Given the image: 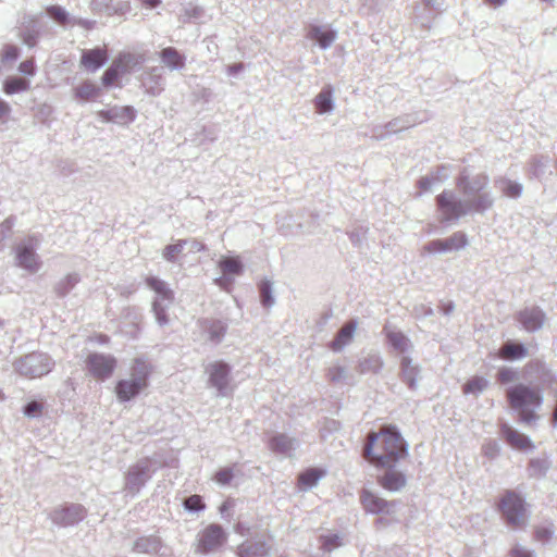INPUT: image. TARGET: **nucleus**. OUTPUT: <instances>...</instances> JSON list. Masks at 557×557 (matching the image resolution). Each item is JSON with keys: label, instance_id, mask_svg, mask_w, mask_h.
Wrapping results in <instances>:
<instances>
[{"label": "nucleus", "instance_id": "nucleus-1", "mask_svg": "<svg viewBox=\"0 0 557 557\" xmlns=\"http://www.w3.org/2000/svg\"><path fill=\"white\" fill-rule=\"evenodd\" d=\"M407 455L406 444L394 426L370 432L363 447V457L379 468H391Z\"/></svg>", "mask_w": 557, "mask_h": 557}, {"label": "nucleus", "instance_id": "nucleus-2", "mask_svg": "<svg viewBox=\"0 0 557 557\" xmlns=\"http://www.w3.org/2000/svg\"><path fill=\"white\" fill-rule=\"evenodd\" d=\"M506 396L510 408L517 411L520 422L531 424L539 418L536 410L543 401L539 388L517 384L507 389Z\"/></svg>", "mask_w": 557, "mask_h": 557}, {"label": "nucleus", "instance_id": "nucleus-3", "mask_svg": "<svg viewBox=\"0 0 557 557\" xmlns=\"http://www.w3.org/2000/svg\"><path fill=\"white\" fill-rule=\"evenodd\" d=\"M506 523L513 529L523 528L528 521L527 507L520 495L513 491H506L498 503Z\"/></svg>", "mask_w": 557, "mask_h": 557}, {"label": "nucleus", "instance_id": "nucleus-4", "mask_svg": "<svg viewBox=\"0 0 557 557\" xmlns=\"http://www.w3.org/2000/svg\"><path fill=\"white\" fill-rule=\"evenodd\" d=\"M85 366L88 374L97 381H106L112 376L117 360L112 355L91 352L85 359Z\"/></svg>", "mask_w": 557, "mask_h": 557}, {"label": "nucleus", "instance_id": "nucleus-5", "mask_svg": "<svg viewBox=\"0 0 557 557\" xmlns=\"http://www.w3.org/2000/svg\"><path fill=\"white\" fill-rule=\"evenodd\" d=\"M138 373L129 380H121L115 385V393L120 401H128L148 385V371L144 362H136Z\"/></svg>", "mask_w": 557, "mask_h": 557}, {"label": "nucleus", "instance_id": "nucleus-6", "mask_svg": "<svg viewBox=\"0 0 557 557\" xmlns=\"http://www.w3.org/2000/svg\"><path fill=\"white\" fill-rule=\"evenodd\" d=\"M226 542V534L223 528L212 523L207 525L200 533L196 544V552L208 554L218 549Z\"/></svg>", "mask_w": 557, "mask_h": 557}, {"label": "nucleus", "instance_id": "nucleus-7", "mask_svg": "<svg viewBox=\"0 0 557 557\" xmlns=\"http://www.w3.org/2000/svg\"><path fill=\"white\" fill-rule=\"evenodd\" d=\"M467 237L462 232H456L451 236L445 239H435L428 243L423 247V252L437 253L456 251L463 248L467 245Z\"/></svg>", "mask_w": 557, "mask_h": 557}, {"label": "nucleus", "instance_id": "nucleus-8", "mask_svg": "<svg viewBox=\"0 0 557 557\" xmlns=\"http://www.w3.org/2000/svg\"><path fill=\"white\" fill-rule=\"evenodd\" d=\"M436 202L445 221L458 219L466 213L462 203L455 200L450 191H444L438 195Z\"/></svg>", "mask_w": 557, "mask_h": 557}, {"label": "nucleus", "instance_id": "nucleus-9", "mask_svg": "<svg viewBox=\"0 0 557 557\" xmlns=\"http://www.w3.org/2000/svg\"><path fill=\"white\" fill-rule=\"evenodd\" d=\"M135 58L131 53H121L116 60L113 62L112 66H110L102 75V84L104 86L113 85L120 75L121 71H125L132 64H135Z\"/></svg>", "mask_w": 557, "mask_h": 557}, {"label": "nucleus", "instance_id": "nucleus-10", "mask_svg": "<svg viewBox=\"0 0 557 557\" xmlns=\"http://www.w3.org/2000/svg\"><path fill=\"white\" fill-rule=\"evenodd\" d=\"M500 432L505 441L515 449L527 451L534 448V445L527 435L512 429L508 424L502 425Z\"/></svg>", "mask_w": 557, "mask_h": 557}, {"label": "nucleus", "instance_id": "nucleus-11", "mask_svg": "<svg viewBox=\"0 0 557 557\" xmlns=\"http://www.w3.org/2000/svg\"><path fill=\"white\" fill-rule=\"evenodd\" d=\"M360 503L363 509L370 513H388L392 505L384 498L377 496L371 491L363 490L360 494Z\"/></svg>", "mask_w": 557, "mask_h": 557}, {"label": "nucleus", "instance_id": "nucleus-12", "mask_svg": "<svg viewBox=\"0 0 557 557\" xmlns=\"http://www.w3.org/2000/svg\"><path fill=\"white\" fill-rule=\"evenodd\" d=\"M107 59L108 51L106 48L84 50L81 57V65L89 72H96L106 63Z\"/></svg>", "mask_w": 557, "mask_h": 557}, {"label": "nucleus", "instance_id": "nucleus-13", "mask_svg": "<svg viewBox=\"0 0 557 557\" xmlns=\"http://www.w3.org/2000/svg\"><path fill=\"white\" fill-rule=\"evenodd\" d=\"M17 264L30 272H36L39 269V261L34 251L33 244H22L15 248Z\"/></svg>", "mask_w": 557, "mask_h": 557}, {"label": "nucleus", "instance_id": "nucleus-14", "mask_svg": "<svg viewBox=\"0 0 557 557\" xmlns=\"http://www.w3.org/2000/svg\"><path fill=\"white\" fill-rule=\"evenodd\" d=\"M209 381L219 391L224 389L228 384L230 368L222 361H215L208 367Z\"/></svg>", "mask_w": 557, "mask_h": 557}, {"label": "nucleus", "instance_id": "nucleus-15", "mask_svg": "<svg viewBox=\"0 0 557 557\" xmlns=\"http://www.w3.org/2000/svg\"><path fill=\"white\" fill-rule=\"evenodd\" d=\"M518 319L527 331H535L542 326L544 314L539 309H527L519 313Z\"/></svg>", "mask_w": 557, "mask_h": 557}, {"label": "nucleus", "instance_id": "nucleus-16", "mask_svg": "<svg viewBox=\"0 0 557 557\" xmlns=\"http://www.w3.org/2000/svg\"><path fill=\"white\" fill-rule=\"evenodd\" d=\"M146 285L152 289L161 300L172 301L174 299L173 290L168 284L156 276H147L145 278Z\"/></svg>", "mask_w": 557, "mask_h": 557}, {"label": "nucleus", "instance_id": "nucleus-17", "mask_svg": "<svg viewBox=\"0 0 557 557\" xmlns=\"http://www.w3.org/2000/svg\"><path fill=\"white\" fill-rule=\"evenodd\" d=\"M325 475V471L319 468H309L298 475V486L307 490L314 486L318 481Z\"/></svg>", "mask_w": 557, "mask_h": 557}, {"label": "nucleus", "instance_id": "nucleus-18", "mask_svg": "<svg viewBox=\"0 0 557 557\" xmlns=\"http://www.w3.org/2000/svg\"><path fill=\"white\" fill-rule=\"evenodd\" d=\"M356 329L355 322H349L345 324L338 332L335 339L331 343V348L333 350H341L345 345H347L354 335Z\"/></svg>", "mask_w": 557, "mask_h": 557}, {"label": "nucleus", "instance_id": "nucleus-19", "mask_svg": "<svg viewBox=\"0 0 557 557\" xmlns=\"http://www.w3.org/2000/svg\"><path fill=\"white\" fill-rule=\"evenodd\" d=\"M160 57L162 62L171 69H181L185 64L184 57L173 47L162 49Z\"/></svg>", "mask_w": 557, "mask_h": 557}, {"label": "nucleus", "instance_id": "nucleus-20", "mask_svg": "<svg viewBox=\"0 0 557 557\" xmlns=\"http://www.w3.org/2000/svg\"><path fill=\"white\" fill-rule=\"evenodd\" d=\"M379 482L385 490L398 491L405 485L406 480L400 472L389 471L385 473V475H383Z\"/></svg>", "mask_w": 557, "mask_h": 557}, {"label": "nucleus", "instance_id": "nucleus-21", "mask_svg": "<svg viewBox=\"0 0 557 557\" xmlns=\"http://www.w3.org/2000/svg\"><path fill=\"white\" fill-rule=\"evenodd\" d=\"M523 345L508 342L499 350V357L505 360L520 359L527 356Z\"/></svg>", "mask_w": 557, "mask_h": 557}, {"label": "nucleus", "instance_id": "nucleus-22", "mask_svg": "<svg viewBox=\"0 0 557 557\" xmlns=\"http://www.w3.org/2000/svg\"><path fill=\"white\" fill-rule=\"evenodd\" d=\"M219 268L224 275H238L243 271V264L238 257H222L219 261Z\"/></svg>", "mask_w": 557, "mask_h": 557}, {"label": "nucleus", "instance_id": "nucleus-23", "mask_svg": "<svg viewBox=\"0 0 557 557\" xmlns=\"http://www.w3.org/2000/svg\"><path fill=\"white\" fill-rule=\"evenodd\" d=\"M488 385L487 380L483 376H472L462 385V393L465 395L472 394L478 395L486 389Z\"/></svg>", "mask_w": 557, "mask_h": 557}, {"label": "nucleus", "instance_id": "nucleus-24", "mask_svg": "<svg viewBox=\"0 0 557 557\" xmlns=\"http://www.w3.org/2000/svg\"><path fill=\"white\" fill-rule=\"evenodd\" d=\"M309 37L317 40L322 48H326L333 42L335 34L332 30L313 26L310 28Z\"/></svg>", "mask_w": 557, "mask_h": 557}, {"label": "nucleus", "instance_id": "nucleus-25", "mask_svg": "<svg viewBox=\"0 0 557 557\" xmlns=\"http://www.w3.org/2000/svg\"><path fill=\"white\" fill-rule=\"evenodd\" d=\"M29 89L28 81L21 77H10L3 83V91L7 95H13L20 91H26Z\"/></svg>", "mask_w": 557, "mask_h": 557}, {"label": "nucleus", "instance_id": "nucleus-26", "mask_svg": "<svg viewBox=\"0 0 557 557\" xmlns=\"http://www.w3.org/2000/svg\"><path fill=\"white\" fill-rule=\"evenodd\" d=\"M314 106L318 113H325L332 110V90L323 89L314 99Z\"/></svg>", "mask_w": 557, "mask_h": 557}, {"label": "nucleus", "instance_id": "nucleus-27", "mask_svg": "<svg viewBox=\"0 0 557 557\" xmlns=\"http://www.w3.org/2000/svg\"><path fill=\"white\" fill-rule=\"evenodd\" d=\"M203 327L209 333V339L212 342H219L226 332V326L218 320L205 321Z\"/></svg>", "mask_w": 557, "mask_h": 557}, {"label": "nucleus", "instance_id": "nucleus-28", "mask_svg": "<svg viewBox=\"0 0 557 557\" xmlns=\"http://www.w3.org/2000/svg\"><path fill=\"white\" fill-rule=\"evenodd\" d=\"M75 96L85 101L92 100L99 96V88L90 82H84L75 89Z\"/></svg>", "mask_w": 557, "mask_h": 557}, {"label": "nucleus", "instance_id": "nucleus-29", "mask_svg": "<svg viewBox=\"0 0 557 557\" xmlns=\"http://www.w3.org/2000/svg\"><path fill=\"white\" fill-rule=\"evenodd\" d=\"M269 446L273 451L287 453L293 448V442L286 435L278 434L270 440Z\"/></svg>", "mask_w": 557, "mask_h": 557}, {"label": "nucleus", "instance_id": "nucleus-30", "mask_svg": "<svg viewBox=\"0 0 557 557\" xmlns=\"http://www.w3.org/2000/svg\"><path fill=\"white\" fill-rule=\"evenodd\" d=\"M401 376L410 387H413L417 376V369L411 366V360L408 357L401 359Z\"/></svg>", "mask_w": 557, "mask_h": 557}, {"label": "nucleus", "instance_id": "nucleus-31", "mask_svg": "<svg viewBox=\"0 0 557 557\" xmlns=\"http://www.w3.org/2000/svg\"><path fill=\"white\" fill-rule=\"evenodd\" d=\"M114 112L116 115L115 122L128 124V123L133 122L136 117V112H135L134 108L131 106H123L120 108L115 107Z\"/></svg>", "mask_w": 557, "mask_h": 557}, {"label": "nucleus", "instance_id": "nucleus-32", "mask_svg": "<svg viewBox=\"0 0 557 557\" xmlns=\"http://www.w3.org/2000/svg\"><path fill=\"white\" fill-rule=\"evenodd\" d=\"M185 240H178L175 244L168 245L163 250V257L168 261H174L176 257L183 251Z\"/></svg>", "mask_w": 557, "mask_h": 557}, {"label": "nucleus", "instance_id": "nucleus-33", "mask_svg": "<svg viewBox=\"0 0 557 557\" xmlns=\"http://www.w3.org/2000/svg\"><path fill=\"white\" fill-rule=\"evenodd\" d=\"M391 344L400 352H404L408 347L407 337L400 332H392L388 334Z\"/></svg>", "mask_w": 557, "mask_h": 557}, {"label": "nucleus", "instance_id": "nucleus-34", "mask_svg": "<svg viewBox=\"0 0 557 557\" xmlns=\"http://www.w3.org/2000/svg\"><path fill=\"white\" fill-rule=\"evenodd\" d=\"M500 184L502 191L508 197L515 198L521 194L522 187L515 182L502 181Z\"/></svg>", "mask_w": 557, "mask_h": 557}, {"label": "nucleus", "instance_id": "nucleus-35", "mask_svg": "<svg viewBox=\"0 0 557 557\" xmlns=\"http://www.w3.org/2000/svg\"><path fill=\"white\" fill-rule=\"evenodd\" d=\"M260 297L263 306L270 307L273 305V298L271 296V284L268 281L261 282L259 285Z\"/></svg>", "mask_w": 557, "mask_h": 557}, {"label": "nucleus", "instance_id": "nucleus-36", "mask_svg": "<svg viewBox=\"0 0 557 557\" xmlns=\"http://www.w3.org/2000/svg\"><path fill=\"white\" fill-rule=\"evenodd\" d=\"M47 13L50 17L60 24H65L67 21V13L59 5L48 7Z\"/></svg>", "mask_w": 557, "mask_h": 557}, {"label": "nucleus", "instance_id": "nucleus-37", "mask_svg": "<svg viewBox=\"0 0 557 557\" xmlns=\"http://www.w3.org/2000/svg\"><path fill=\"white\" fill-rule=\"evenodd\" d=\"M20 51L16 46L5 45L1 51V62L15 61L18 58Z\"/></svg>", "mask_w": 557, "mask_h": 557}, {"label": "nucleus", "instance_id": "nucleus-38", "mask_svg": "<svg viewBox=\"0 0 557 557\" xmlns=\"http://www.w3.org/2000/svg\"><path fill=\"white\" fill-rule=\"evenodd\" d=\"M233 476L234 474L231 468H222L215 472L214 480L219 484L225 485L232 481Z\"/></svg>", "mask_w": 557, "mask_h": 557}, {"label": "nucleus", "instance_id": "nucleus-39", "mask_svg": "<svg viewBox=\"0 0 557 557\" xmlns=\"http://www.w3.org/2000/svg\"><path fill=\"white\" fill-rule=\"evenodd\" d=\"M44 405L39 401L33 400L24 408V413L27 417H38L42 413Z\"/></svg>", "mask_w": 557, "mask_h": 557}, {"label": "nucleus", "instance_id": "nucleus-40", "mask_svg": "<svg viewBox=\"0 0 557 557\" xmlns=\"http://www.w3.org/2000/svg\"><path fill=\"white\" fill-rule=\"evenodd\" d=\"M185 507L188 510H201L205 508V504L199 495H191L184 502Z\"/></svg>", "mask_w": 557, "mask_h": 557}, {"label": "nucleus", "instance_id": "nucleus-41", "mask_svg": "<svg viewBox=\"0 0 557 557\" xmlns=\"http://www.w3.org/2000/svg\"><path fill=\"white\" fill-rule=\"evenodd\" d=\"M553 531L546 527H536L534 529V540L541 543L547 542L552 537Z\"/></svg>", "mask_w": 557, "mask_h": 557}, {"label": "nucleus", "instance_id": "nucleus-42", "mask_svg": "<svg viewBox=\"0 0 557 557\" xmlns=\"http://www.w3.org/2000/svg\"><path fill=\"white\" fill-rule=\"evenodd\" d=\"M381 368V362L377 358H373L372 360H364L359 364V372L364 373L368 371H377Z\"/></svg>", "mask_w": 557, "mask_h": 557}, {"label": "nucleus", "instance_id": "nucleus-43", "mask_svg": "<svg viewBox=\"0 0 557 557\" xmlns=\"http://www.w3.org/2000/svg\"><path fill=\"white\" fill-rule=\"evenodd\" d=\"M341 539L338 535H327L322 537V546L325 550H331L341 545Z\"/></svg>", "mask_w": 557, "mask_h": 557}, {"label": "nucleus", "instance_id": "nucleus-44", "mask_svg": "<svg viewBox=\"0 0 557 557\" xmlns=\"http://www.w3.org/2000/svg\"><path fill=\"white\" fill-rule=\"evenodd\" d=\"M509 557H534V555L528 548L516 544L509 550Z\"/></svg>", "mask_w": 557, "mask_h": 557}, {"label": "nucleus", "instance_id": "nucleus-45", "mask_svg": "<svg viewBox=\"0 0 557 557\" xmlns=\"http://www.w3.org/2000/svg\"><path fill=\"white\" fill-rule=\"evenodd\" d=\"M153 311H154L156 319L159 322V324L164 325V324L168 323L169 319H168V315L165 313V310L157 301L153 302Z\"/></svg>", "mask_w": 557, "mask_h": 557}, {"label": "nucleus", "instance_id": "nucleus-46", "mask_svg": "<svg viewBox=\"0 0 557 557\" xmlns=\"http://www.w3.org/2000/svg\"><path fill=\"white\" fill-rule=\"evenodd\" d=\"M497 379L500 383H509L516 379V373L508 368H503L498 371Z\"/></svg>", "mask_w": 557, "mask_h": 557}, {"label": "nucleus", "instance_id": "nucleus-47", "mask_svg": "<svg viewBox=\"0 0 557 557\" xmlns=\"http://www.w3.org/2000/svg\"><path fill=\"white\" fill-rule=\"evenodd\" d=\"M18 71L23 74L33 76L35 74V63L33 59L20 63Z\"/></svg>", "mask_w": 557, "mask_h": 557}, {"label": "nucleus", "instance_id": "nucleus-48", "mask_svg": "<svg viewBox=\"0 0 557 557\" xmlns=\"http://www.w3.org/2000/svg\"><path fill=\"white\" fill-rule=\"evenodd\" d=\"M327 376L332 382L339 381L344 376V369L335 366L329 369Z\"/></svg>", "mask_w": 557, "mask_h": 557}, {"label": "nucleus", "instance_id": "nucleus-49", "mask_svg": "<svg viewBox=\"0 0 557 557\" xmlns=\"http://www.w3.org/2000/svg\"><path fill=\"white\" fill-rule=\"evenodd\" d=\"M98 115L106 122H115L116 121L114 108H112L110 110H100L98 112Z\"/></svg>", "mask_w": 557, "mask_h": 557}, {"label": "nucleus", "instance_id": "nucleus-50", "mask_svg": "<svg viewBox=\"0 0 557 557\" xmlns=\"http://www.w3.org/2000/svg\"><path fill=\"white\" fill-rule=\"evenodd\" d=\"M11 109L10 106L0 99V121L7 122L9 115H10Z\"/></svg>", "mask_w": 557, "mask_h": 557}, {"label": "nucleus", "instance_id": "nucleus-51", "mask_svg": "<svg viewBox=\"0 0 557 557\" xmlns=\"http://www.w3.org/2000/svg\"><path fill=\"white\" fill-rule=\"evenodd\" d=\"M147 8H156L161 3V0H139Z\"/></svg>", "mask_w": 557, "mask_h": 557}, {"label": "nucleus", "instance_id": "nucleus-52", "mask_svg": "<svg viewBox=\"0 0 557 557\" xmlns=\"http://www.w3.org/2000/svg\"><path fill=\"white\" fill-rule=\"evenodd\" d=\"M487 4L492 5V7H500L502 4H504L505 0H484Z\"/></svg>", "mask_w": 557, "mask_h": 557}, {"label": "nucleus", "instance_id": "nucleus-53", "mask_svg": "<svg viewBox=\"0 0 557 557\" xmlns=\"http://www.w3.org/2000/svg\"><path fill=\"white\" fill-rule=\"evenodd\" d=\"M420 185L422 186V188L426 189V188H429V187H430V185H431V180H429V178H422V180L420 181Z\"/></svg>", "mask_w": 557, "mask_h": 557}, {"label": "nucleus", "instance_id": "nucleus-54", "mask_svg": "<svg viewBox=\"0 0 557 557\" xmlns=\"http://www.w3.org/2000/svg\"><path fill=\"white\" fill-rule=\"evenodd\" d=\"M386 524V521L383 519V518H379L376 521H375V525L376 528H381L383 525Z\"/></svg>", "mask_w": 557, "mask_h": 557}, {"label": "nucleus", "instance_id": "nucleus-55", "mask_svg": "<svg viewBox=\"0 0 557 557\" xmlns=\"http://www.w3.org/2000/svg\"><path fill=\"white\" fill-rule=\"evenodd\" d=\"M527 367L528 368L542 367V363L540 361H532V362L528 363Z\"/></svg>", "mask_w": 557, "mask_h": 557}, {"label": "nucleus", "instance_id": "nucleus-56", "mask_svg": "<svg viewBox=\"0 0 557 557\" xmlns=\"http://www.w3.org/2000/svg\"><path fill=\"white\" fill-rule=\"evenodd\" d=\"M242 67H243V65H242V64H236V65H233V66L231 67V71L236 72V71L242 70Z\"/></svg>", "mask_w": 557, "mask_h": 557}, {"label": "nucleus", "instance_id": "nucleus-57", "mask_svg": "<svg viewBox=\"0 0 557 557\" xmlns=\"http://www.w3.org/2000/svg\"><path fill=\"white\" fill-rule=\"evenodd\" d=\"M135 475V473L133 472H128V475H127V480L131 482L132 481V478Z\"/></svg>", "mask_w": 557, "mask_h": 557}, {"label": "nucleus", "instance_id": "nucleus-58", "mask_svg": "<svg viewBox=\"0 0 557 557\" xmlns=\"http://www.w3.org/2000/svg\"><path fill=\"white\" fill-rule=\"evenodd\" d=\"M238 555H239L240 557H245V555H244V552H243V548H242V547H239V553H238Z\"/></svg>", "mask_w": 557, "mask_h": 557}, {"label": "nucleus", "instance_id": "nucleus-59", "mask_svg": "<svg viewBox=\"0 0 557 557\" xmlns=\"http://www.w3.org/2000/svg\"><path fill=\"white\" fill-rule=\"evenodd\" d=\"M109 341L108 336H102L101 342L107 343Z\"/></svg>", "mask_w": 557, "mask_h": 557}, {"label": "nucleus", "instance_id": "nucleus-60", "mask_svg": "<svg viewBox=\"0 0 557 557\" xmlns=\"http://www.w3.org/2000/svg\"><path fill=\"white\" fill-rule=\"evenodd\" d=\"M74 510L76 511V513H81L82 512V508L81 507H76V508H74Z\"/></svg>", "mask_w": 557, "mask_h": 557}, {"label": "nucleus", "instance_id": "nucleus-61", "mask_svg": "<svg viewBox=\"0 0 557 557\" xmlns=\"http://www.w3.org/2000/svg\"><path fill=\"white\" fill-rule=\"evenodd\" d=\"M197 249H198V250L203 249V245H201V244H197Z\"/></svg>", "mask_w": 557, "mask_h": 557}, {"label": "nucleus", "instance_id": "nucleus-62", "mask_svg": "<svg viewBox=\"0 0 557 557\" xmlns=\"http://www.w3.org/2000/svg\"><path fill=\"white\" fill-rule=\"evenodd\" d=\"M4 398V395L3 393L0 391V400H2Z\"/></svg>", "mask_w": 557, "mask_h": 557}]
</instances>
